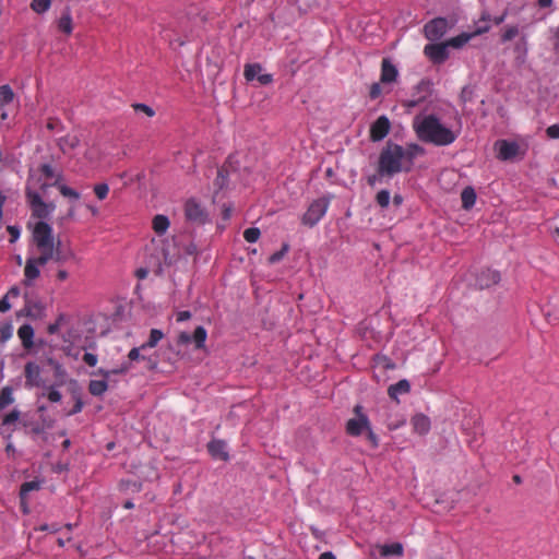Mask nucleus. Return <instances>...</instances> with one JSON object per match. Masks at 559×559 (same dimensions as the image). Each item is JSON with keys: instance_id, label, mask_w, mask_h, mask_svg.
I'll list each match as a JSON object with an SVG mask.
<instances>
[{"instance_id": "obj_1", "label": "nucleus", "mask_w": 559, "mask_h": 559, "mask_svg": "<svg viewBox=\"0 0 559 559\" xmlns=\"http://www.w3.org/2000/svg\"><path fill=\"white\" fill-rule=\"evenodd\" d=\"M417 152H421L418 145L404 148L399 144L388 143L380 152L378 170L386 178H392L402 171H409Z\"/></svg>"}, {"instance_id": "obj_2", "label": "nucleus", "mask_w": 559, "mask_h": 559, "mask_svg": "<svg viewBox=\"0 0 559 559\" xmlns=\"http://www.w3.org/2000/svg\"><path fill=\"white\" fill-rule=\"evenodd\" d=\"M413 126L419 140L437 146L450 145L459 135L457 131L445 127L435 115L417 116Z\"/></svg>"}, {"instance_id": "obj_3", "label": "nucleus", "mask_w": 559, "mask_h": 559, "mask_svg": "<svg viewBox=\"0 0 559 559\" xmlns=\"http://www.w3.org/2000/svg\"><path fill=\"white\" fill-rule=\"evenodd\" d=\"M33 241L39 252V261L47 262L53 258L55 242L52 228L45 222H38L33 229Z\"/></svg>"}, {"instance_id": "obj_4", "label": "nucleus", "mask_w": 559, "mask_h": 559, "mask_svg": "<svg viewBox=\"0 0 559 559\" xmlns=\"http://www.w3.org/2000/svg\"><path fill=\"white\" fill-rule=\"evenodd\" d=\"M25 194L27 202L32 209L33 216L40 219L49 217V215L55 210L53 203L44 202L39 193L33 191L28 187L26 188Z\"/></svg>"}, {"instance_id": "obj_5", "label": "nucleus", "mask_w": 559, "mask_h": 559, "mask_svg": "<svg viewBox=\"0 0 559 559\" xmlns=\"http://www.w3.org/2000/svg\"><path fill=\"white\" fill-rule=\"evenodd\" d=\"M355 417L346 423V433L352 437L360 436L366 429H369L370 421L368 416L364 413L361 405H356L353 409Z\"/></svg>"}, {"instance_id": "obj_6", "label": "nucleus", "mask_w": 559, "mask_h": 559, "mask_svg": "<svg viewBox=\"0 0 559 559\" xmlns=\"http://www.w3.org/2000/svg\"><path fill=\"white\" fill-rule=\"evenodd\" d=\"M330 200L328 198H320L314 200L308 207L307 212L302 215V224L313 227L325 214L329 207Z\"/></svg>"}, {"instance_id": "obj_7", "label": "nucleus", "mask_w": 559, "mask_h": 559, "mask_svg": "<svg viewBox=\"0 0 559 559\" xmlns=\"http://www.w3.org/2000/svg\"><path fill=\"white\" fill-rule=\"evenodd\" d=\"M186 219L197 226L209 222V214L205 209L194 199H189L185 204Z\"/></svg>"}, {"instance_id": "obj_8", "label": "nucleus", "mask_w": 559, "mask_h": 559, "mask_svg": "<svg viewBox=\"0 0 559 559\" xmlns=\"http://www.w3.org/2000/svg\"><path fill=\"white\" fill-rule=\"evenodd\" d=\"M449 22L444 17H436L428 22L425 27V36L427 39L435 41L440 39L448 31Z\"/></svg>"}, {"instance_id": "obj_9", "label": "nucleus", "mask_w": 559, "mask_h": 559, "mask_svg": "<svg viewBox=\"0 0 559 559\" xmlns=\"http://www.w3.org/2000/svg\"><path fill=\"white\" fill-rule=\"evenodd\" d=\"M497 157L501 160H513L520 154V145L516 142L499 140L495 143Z\"/></svg>"}, {"instance_id": "obj_10", "label": "nucleus", "mask_w": 559, "mask_h": 559, "mask_svg": "<svg viewBox=\"0 0 559 559\" xmlns=\"http://www.w3.org/2000/svg\"><path fill=\"white\" fill-rule=\"evenodd\" d=\"M425 55L433 62V63H442L449 58V48L443 43L438 44H429L424 49Z\"/></svg>"}, {"instance_id": "obj_11", "label": "nucleus", "mask_w": 559, "mask_h": 559, "mask_svg": "<svg viewBox=\"0 0 559 559\" xmlns=\"http://www.w3.org/2000/svg\"><path fill=\"white\" fill-rule=\"evenodd\" d=\"M262 67L259 63H249L245 66L243 75L247 81L258 80L261 85H267L272 82L271 74H261Z\"/></svg>"}, {"instance_id": "obj_12", "label": "nucleus", "mask_w": 559, "mask_h": 559, "mask_svg": "<svg viewBox=\"0 0 559 559\" xmlns=\"http://www.w3.org/2000/svg\"><path fill=\"white\" fill-rule=\"evenodd\" d=\"M391 123L388 117L380 116L370 128V138L372 141H381L390 132Z\"/></svg>"}, {"instance_id": "obj_13", "label": "nucleus", "mask_w": 559, "mask_h": 559, "mask_svg": "<svg viewBox=\"0 0 559 559\" xmlns=\"http://www.w3.org/2000/svg\"><path fill=\"white\" fill-rule=\"evenodd\" d=\"M25 385L27 388L39 386L41 383L40 368L35 362H27L24 368Z\"/></svg>"}, {"instance_id": "obj_14", "label": "nucleus", "mask_w": 559, "mask_h": 559, "mask_svg": "<svg viewBox=\"0 0 559 559\" xmlns=\"http://www.w3.org/2000/svg\"><path fill=\"white\" fill-rule=\"evenodd\" d=\"M80 138L78 134L68 133L57 139V146L63 154H68L70 151L76 148L80 145Z\"/></svg>"}, {"instance_id": "obj_15", "label": "nucleus", "mask_w": 559, "mask_h": 559, "mask_svg": "<svg viewBox=\"0 0 559 559\" xmlns=\"http://www.w3.org/2000/svg\"><path fill=\"white\" fill-rule=\"evenodd\" d=\"M399 71L396 67L391 62L390 59L384 58L381 63V82L392 83L396 81Z\"/></svg>"}, {"instance_id": "obj_16", "label": "nucleus", "mask_w": 559, "mask_h": 559, "mask_svg": "<svg viewBox=\"0 0 559 559\" xmlns=\"http://www.w3.org/2000/svg\"><path fill=\"white\" fill-rule=\"evenodd\" d=\"M207 451L214 459L222 461H227L229 459L228 452L226 450V442L223 440H212L209 442Z\"/></svg>"}, {"instance_id": "obj_17", "label": "nucleus", "mask_w": 559, "mask_h": 559, "mask_svg": "<svg viewBox=\"0 0 559 559\" xmlns=\"http://www.w3.org/2000/svg\"><path fill=\"white\" fill-rule=\"evenodd\" d=\"M411 424L413 426V430L418 435L428 433L431 426L429 417L424 414H416L412 418Z\"/></svg>"}, {"instance_id": "obj_18", "label": "nucleus", "mask_w": 559, "mask_h": 559, "mask_svg": "<svg viewBox=\"0 0 559 559\" xmlns=\"http://www.w3.org/2000/svg\"><path fill=\"white\" fill-rule=\"evenodd\" d=\"M17 335L25 349H31L34 346V329L29 324H23L17 330Z\"/></svg>"}, {"instance_id": "obj_19", "label": "nucleus", "mask_w": 559, "mask_h": 559, "mask_svg": "<svg viewBox=\"0 0 559 559\" xmlns=\"http://www.w3.org/2000/svg\"><path fill=\"white\" fill-rule=\"evenodd\" d=\"M46 262L39 261V255L36 258H31L27 260V263L25 265V276L27 280H35L39 276V265H44Z\"/></svg>"}, {"instance_id": "obj_20", "label": "nucleus", "mask_w": 559, "mask_h": 559, "mask_svg": "<svg viewBox=\"0 0 559 559\" xmlns=\"http://www.w3.org/2000/svg\"><path fill=\"white\" fill-rule=\"evenodd\" d=\"M411 390L409 382L407 380H400L399 382L392 384L388 389V394L391 399L397 400L400 394L408 393Z\"/></svg>"}, {"instance_id": "obj_21", "label": "nucleus", "mask_w": 559, "mask_h": 559, "mask_svg": "<svg viewBox=\"0 0 559 559\" xmlns=\"http://www.w3.org/2000/svg\"><path fill=\"white\" fill-rule=\"evenodd\" d=\"M130 369H131L130 362H122L118 368L110 369V370L99 368L98 370L93 372V374L100 376L104 379H108L111 374H123V373H127Z\"/></svg>"}, {"instance_id": "obj_22", "label": "nucleus", "mask_w": 559, "mask_h": 559, "mask_svg": "<svg viewBox=\"0 0 559 559\" xmlns=\"http://www.w3.org/2000/svg\"><path fill=\"white\" fill-rule=\"evenodd\" d=\"M58 28L67 35L72 33V16L69 9H66L58 20Z\"/></svg>"}, {"instance_id": "obj_23", "label": "nucleus", "mask_w": 559, "mask_h": 559, "mask_svg": "<svg viewBox=\"0 0 559 559\" xmlns=\"http://www.w3.org/2000/svg\"><path fill=\"white\" fill-rule=\"evenodd\" d=\"M462 206L465 210H469L474 206L476 201V193L472 187H466L461 193Z\"/></svg>"}, {"instance_id": "obj_24", "label": "nucleus", "mask_w": 559, "mask_h": 559, "mask_svg": "<svg viewBox=\"0 0 559 559\" xmlns=\"http://www.w3.org/2000/svg\"><path fill=\"white\" fill-rule=\"evenodd\" d=\"M153 229L157 235H163L169 227V219L165 215H156L153 218Z\"/></svg>"}, {"instance_id": "obj_25", "label": "nucleus", "mask_w": 559, "mask_h": 559, "mask_svg": "<svg viewBox=\"0 0 559 559\" xmlns=\"http://www.w3.org/2000/svg\"><path fill=\"white\" fill-rule=\"evenodd\" d=\"M108 389L106 379L103 380H91L88 383V391L94 396L103 395Z\"/></svg>"}, {"instance_id": "obj_26", "label": "nucleus", "mask_w": 559, "mask_h": 559, "mask_svg": "<svg viewBox=\"0 0 559 559\" xmlns=\"http://www.w3.org/2000/svg\"><path fill=\"white\" fill-rule=\"evenodd\" d=\"M14 92L10 85L5 84L0 86V109H3L7 105L14 100Z\"/></svg>"}, {"instance_id": "obj_27", "label": "nucleus", "mask_w": 559, "mask_h": 559, "mask_svg": "<svg viewBox=\"0 0 559 559\" xmlns=\"http://www.w3.org/2000/svg\"><path fill=\"white\" fill-rule=\"evenodd\" d=\"M163 337H164L163 331H160L158 329H152L151 332H150V336H148L147 342L143 343L141 345V348L142 349L154 348L155 346H157L159 341L163 340Z\"/></svg>"}, {"instance_id": "obj_28", "label": "nucleus", "mask_w": 559, "mask_h": 559, "mask_svg": "<svg viewBox=\"0 0 559 559\" xmlns=\"http://www.w3.org/2000/svg\"><path fill=\"white\" fill-rule=\"evenodd\" d=\"M207 337V332L203 326H198L193 335L191 336V340L194 342V346L197 349H202L205 346V341Z\"/></svg>"}, {"instance_id": "obj_29", "label": "nucleus", "mask_w": 559, "mask_h": 559, "mask_svg": "<svg viewBox=\"0 0 559 559\" xmlns=\"http://www.w3.org/2000/svg\"><path fill=\"white\" fill-rule=\"evenodd\" d=\"M473 34L462 33L459 36H455L445 41L448 48L459 49L463 47L471 38Z\"/></svg>"}, {"instance_id": "obj_30", "label": "nucleus", "mask_w": 559, "mask_h": 559, "mask_svg": "<svg viewBox=\"0 0 559 559\" xmlns=\"http://www.w3.org/2000/svg\"><path fill=\"white\" fill-rule=\"evenodd\" d=\"M14 402L13 390L11 386H3L0 391V409L5 408Z\"/></svg>"}, {"instance_id": "obj_31", "label": "nucleus", "mask_w": 559, "mask_h": 559, "mask_svg": "<svg viewBox=\"0 0 559 559\" xmlns=\"http://www.w3.org/2000/svg\"><path fill=\"white\" fill-rule=\"evenodd\" d=\"M227 181H228V170H227L226 166H222L217 170V176L214 180V186L216 187L217 190H222L223 188L226 187Z\"/></svg>"}, {"instance_id": "obj_32", "label": "nucleus", "mask_w": 559, "mask_h": 559, "mask_svg": "<svg viewBox=\"0 0 559 559\" xmlns=\"http://www.w3.org/2000/svg\"><path fill=\"white\" fill-rule=\"evenodd\" d=\"M381 554L383 556H402L403 555V546L400 543H393L390 545H384L382 547Z\"/></svg>"}, {"instance_id": "obj_33", "label": "nucleus", "mask_w": 559, "mask_h": 559, "mask_svg": "<svg viewBox=\"0 0 559 559\" xmlns=\"http://www.w3.org/2000/svg\"><path fill=\"white\" fill-rule=\"evenodd\" d=\"M40 488V483L36 480L25 481L22 484L20 489V498L21 500H25L26 495L29 491L38 490Z\"/></svg>"}, {"instance_id": "obj_34", "label": "nucleus", "mask_w": 559, "mask_h": 559, "mask_svg": "<svg viewBox=\"0 0 559 559\" xmlns=\"http://www.w3.org/2000/svg\"><path fill=\"white\" fill-rule=\"evenodd\" d=\"M390 199H391L390 192H389V190H385V189L380 190L376 195V202L382 209H385L389 206Z\"/></svg>"}, {"instance_id": "obj_35", "label": "nucleus", "mask_w": 559, "mask_h": 559, "mask_svg": "<svg viewBox=\"0 0 559 559\" xmlns=\"http://www.w3.org/2000/svg\"><path fill=\"white\" fill-rule=\"evenodd\" d=\"M50 4L51 0H33L31 2V8L36 13H44L50 8Z\"/></svg>"}, {"instance_id": "obj_36", "label": "nucleus", "mask_w": 559, "mask_h": 559, "mask_svg": "<svg viewBox=\"0 0 559 559\" xmlns=\"http://www.w3.org/2000/svg\"><path fill=\"white\" fill-rule=\"evenodd\" d=\"M40 171L46 178H56V181L53 182V186H58L59 179L61 178V175H56L55 169L49 164H43L40 166Z\"/></svg>"}, {"instance_id": "obj_37", "label": "nucleus", "mask_w": 559, "mask_h": 559, "mask_svg": "<svg viewBox=\"0 0 559 559\" xmlns=\"http://www.w3.org/2000/svg\"><path fill=\"white\" fill-rule=\"evenodd\" d=\"M288 250H289V245L283 243L281 250H278L270 255L269 262L272 264L280 262L284 258V255L288 252Z\"/></svg>"}, {"instance_id": "obj_38", "label": "nucleus", "mask_w": 559, "mask_h": 559, "mask_svg": "<svg viewBox=\"0 0 559 559\" xmlns=\"http://www.w3.org/2000/svg\"><path fill=\"white\" fill-rule=\"evenodd\" d=\"M260 235H261V231L257 227H250V228H247L243 231V238L248 242H255V241H258V239L260 238Z\"/></svg>"}, {"instance_id": "obj_39", "label": "nucleus", "mask_w": 559, "mask_h": 559, "mask_svg": "<svg viewBox=\"0 0 559 559\" xmlns=\"http://www.w3.org/2000/svg\"><path fill=\"white\" fill-rule=\"evenodd\" d=\"M57 187L59 188V191L63 197L73 199L75 201L79 200L80 194L72 188L64 186V185H59V183Z\"/></svg>"}, {"instance_id": "obj_40", "label": "nucleus", "mask_w": 559, "mask_h": 559, "mask_svg": "<svg viewBox=\"0 0 559 559\" xmlns=\"http://www.w3.org/2000/svg\"><path fill=\"white\" fill-rule=\"evenodd\" d=\"M120 488L122 490H131L133 492H139L142 488V485L141 483H138V481H130V480H122L120 483Z\"/></svg>"}, {"instance_id": "obj_41", "label": "nucleus", "mask_w": 559, "mask_h": 559, "mask_svg": "<svg viewBox=\"0 0 559 559\" xmlns=\"http://www.w3.org/2000/svg\"><path fill=\"white\" fill-rule=\"evenodd\" d=\"M519 34V28L518 26H508L503 34L501 35V40L502 41H509L511 39H513L515 36H518Z\"/></svg>"}, {"instance_id": "obj_42", "label": "nucleus", "mask_w": 559, "mask_h": 559, "mask_svg": "<svg viewBox=\"0 0 559 559\" xmlns=\"http://www.w3.org/2000/svg\"><path fill=\"white\" fill-rule=\"evenodd\" d=\"M20 418V412L17 409H13L12 412H10L9 414H7L3 419H2V425L3 426H9V425H12L14 423H16Z\"/></svg>"}, {"instance_id": "obj_43", "label": "nucleus", "mask_w": 559, "mask_h": 559, "mask_svg": "<svg viewBox=\"0 0 559 559\" xmlns=\"http://www.w3.org/2000/svg\"><path fill=\"white\" fill-rule=\"evenodd\" d=\"M143 350L140 347H133L130 349V352L128 353V358H129V361L131 364V361H139V360H144L145 359V356L141 355L140 352Z\"/></svg>"}, {"instance_id": "obj_44", "label": "nucleus", "mask_w": 559, "mask_h": 559, "mask_svg": "<svg viewBox=\"0 0 559 559\" xmlns=\"http://www.w3.org/2000/svg\"><path fill=\"white\" fill-rule=\"evenodd\" d=\"M109 191V187L106 183H99L94 187V192L99 200H104Z\"/></svg>"}, {"instance_id": "obj_45", "label": "nucleus", "mask_w": 559, "mask_h": 559, "mask_svg": "<svg viewBox=\"0 0 559 559\" xmlns=\"http://www.w3.org/2000/svg\"><path fill=\"white\" fill-rule=\"evenodd\" d=\"M46 128L49 131H61L63 130V124L58 118H49Z\"/></svg>"}, {"instance_id": "obj_46", "label": "nucleus", "mask_w": 559, "mask_h": 559, "mask_svg": "<svg viewBox=\"0 0 559 559\" xmlns=\"http://www.w3.org/2000/svg\"><path fill=\"white\" fill-rule=\"evenodd\" d=\"M61 397H62L61 393L57 389H55V386L51 385L48 388L47 399L50 402L58 403L61 401Z\"/></svg>"}, {"instance_id": "obj_47", "label": "nucleus", "mask_w": 559, "mask_h": 559, "mask_svg": "<svg viewBox=\"0 0 559 559\" xmlns=\"http://www.w3.org/2000/svg\"><path fill=\"white\" fill-rule=\"evenodd\" d=\"M474 96V90L471 86H464L461 91L460 98L463 103L471 102Z\"/></svg>"}, {"instance_id": "obj_48", "label": "nucleus", "mask_w": 559, "mask_h": 559, "mask_svg": "<svg viewBox=\"0 0 559 559\" xmlns=\"http://www.w3.org/2000/svg\"><path fill=\"white\" fill-rule=\"evenodd\" d=\"M365 431L367 432V440L370 443L371 448H378L379 440L377 435L372 431L371 426H369V429H366Z\"/></svg>"}, {"instance_id": "obj_49", "label": "nucleus", "mask_w": 559, "mask_h": 559, "mask_svg": "<svg viewBox=\"0 0 559 559\" xmlns=\"http://www.w3.org/2000/svg\"><path fill=\"white\" fill-rule=\"evenodd\" d=\"M83 406H84L83 401L81 400L80 396H76L75 397V403H74L73 407L68 412L67 415L68 416H73V415L82 412Z\"/></svg>"}, {"instance_id": "obj_50", "label": "nucleus", "mask_w": 559, "mask_h": 559, "mask_svg": "<svg viewBox=\"0 0 559 559\" xmlns=\"http://www.w3.org/2000/svg\"><path fill=\"white\" fill-rule=\"evenodd\" d=\"M383 178H386V175H381L380 171L377 169L376 174L367 178V182L369 186L373 187L376 183L381 182Z\"/></svg>"}, {"instance_id": "obj_51", "label": "nucleus", "mask_w": 559, "mask_h": 559, "mask_svg": "<svg viewBox=\"0 0 559 559\" xmlns=\"http://www.w3.org/2000/svg\"><path fill=\"white\" fill-rule=\"evenodd\" d=\"M82 359L90 367H95L98 361L97 356L92 353H84Z\"/></svg>"}, {"instance_id": "obj_52", "label": "nucleus", "mask_w": 559, "mask_h": 559, "mask_svg": "<svg viewBox=\"0 0 559 559\" xmlns=\"http://www.w3.org/2000/svg\"><path fill=\"white\" fill-rule=\"evenodd\" d=\"M8 233L10 234V242H15L20 237V228L14 225H10L7 227Z\"/></svg>"}, {"instance_id": "obj_53", "label": "nucleus", "mask_w": 559, "mask_h": 559, "mask_svg": "<svg viewBox=\"0 0 559 559\" xmlns=\"http://www.w3.org/2000/svg\"><path fill=\"white\" fill-rule=\"evenodd\" d=\"M133 107L135 110L143 111L148 117H152L155 114L153 108H151L150 106H147L145 104H135V105H133Z\"/></svg>"}, {"instance_id": "obj_54", "label": "nucleus", "mask_w": 559, "mask_h": 559, "mask_svg": "<svg viewBox=\"0 0 559 559\" xmlns=\"http://www.w3.org/2000/svg\"><path fill=\"white\" fill-rule=\"evenodd\" d=\"M546 133L550 139H559V124L548 127Z\"/></svg>"}, {"instance_id": "obj_55", "label": "nucleus", "mask_w": 559, "mask_h": 559, "mask_svg": "<svg viewBox=\"0 0 559 559\" xmlns=\"http://www.w3.org/2000/svg\"><path fill=\"white\" fill-rule=\"evenodd\" d=\"M63 320V317L60 316L56 322L51 323L48 325L47 328V332L49 334H56L58 331H59V328H60V324H61V321Z\"/></svg>"}, {"instance_id": "obj_56", "label": "nucleus", "mask_w": 559, "mask_h": 559, "mask_svg": "<svg viewBox=\"0 0 559 559\" xmlns=\"http://www.w3.org/2000/svg\"><path fill=\"white\" fill-rule=\"evenodd\" d=\"M370 98L376 99L381 95V87L379 83H373L369 92Z\"/></svg>"}, {"instance_id": "obj_57", "label": "nucleus", "mask_w": 559, "mask_h": 559, "mask_svg": "<svg viewBox=\"0 0 559 559\" xmlns=\"http://www.w3.org/2000/svg\"><path fill=\"white\" fill-rule=\"evenodd\" d=\"M11 308V305L9 302V298L8 296H3L1 299H0V312H5L8 310H10Z\"/></svg>"}, {"instance_id": "obj_58", "label": "nucleus", "mask_w": 559, "mask_h": 559, "mask_svg": "<svg viewBox=\"0 0 559 559\" xmlns=\"http://www.w3.org/2000/svg\"><path fill=\"white\" fill-rule=\"evenodd\" d=\"M191 318V312L190 311H187V310H183V311H179L177 313V321L178 322H183V321H187Z\"/></svg>"}, {"instance_id": "obj_59", "label": "nucleus", "mask_w": 559, "mask_h": 559, "mask_svg": "<svg viewBox=\"0 0 559 559\" xmlns=\"http://www.w3.org/2000/svg\"><path fill=\"white\" fill-rule=\"evenodd\" d=\"M191 342V335L186 333V332H181L178 336V343L179 344H188Z\"/></svg>"}, {"instance_id": "obj_60", "label": "nucleus", "mask_w": 559, "mask_h": 559, "mask_svg": "<svg viewBox=\"0 0 559 559\" xmlns=\"http://www.w3.org/2000/svg\"><path fill=\"white\" fill-rule=\"evenodd\" d=\"M21 294V290L17 286H13L9 289V292L5 294V296H8V298H15V297H19Z\"/></svg>"}, {"instance_id": "obj_61", "label": "nucleus", "mask_w": 559, "mask_h": 559, "mask_svg": "<svg viewBox=\"0 0 559 559\" xmlns=\"http://www.w3.org/2000/svg\"><path fill=\"white\" fill-rule=\"evenodd\" d=\"M147 270L145 267H140L136 270L135 275L141 280L147 276Z\"/></svg>"}, {"instance_id": "obj_62", "label": "nucleus", "mask_w": 559, "mask_h": 559, "mask_svg": "<svg viewBox=\"0 0 559 559\" xmlns=\"http://www.w3.org/2000/svg\"><path fill=\"white\" fill-rule=\"evenodd\" d=\"M319 559H336L331 551H325L320 555Z\"/></svg>"}, {"instance_id": "obj_63", "label": "nucleus", "mask_w": 559, "mask_h": 559, "mask_svg": "<svg viewBox=\"0 0 559 559\" xmlns=\"http://www.w3.org/2000/svg\"><path fill=\"white\" fill-rule=\"evenodd\" d=\"M402 203H403V198H402V195H400V194H395V195L393 197V204H394L395 206H400Z\"/></svg>"}, {"instance_id": "obj_64", "label": "nucleus", "mask_w": 559, "mask_h": 559, "mask_svg": "<svg viewBox=\"0 0 559 559\" xmlns=\"http://www.w3.org/2000/svg\"><path fill=\"white\" fill-rule=\"evenodd\" d=\"M551 3H552V0H538V4L542 8H547V7L551 5Z\"/></svg>"}]
</instances>
